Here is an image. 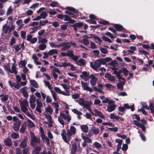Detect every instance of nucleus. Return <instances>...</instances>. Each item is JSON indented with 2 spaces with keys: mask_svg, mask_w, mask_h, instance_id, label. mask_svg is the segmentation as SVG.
Segmentation results:
<instances>
[{
  "mask_svg": "<svg viewBox=\"0 0 154 154\" xmlns=\"http://www.w3.org/2000/svg\"><path fill=\"white\" fill-rule=\"evenodd\" d=\"M100 50L101 52L104 54H106L108 53L107 50L105 48H100Z\"/></svg>",
  "mask_w": 154,
  "mask_h": 154,
  "instance_id": "obj_58",
  "label": "nucleus"
},
{
  "mask_svg": "<svg viewBox=\"0 0 154 154\" xmlns=\"http://www.w3.org/2000/svg\"><path fill=\"white\" fill-rule=\"evenodd\" d=\"M66 92H65L64 91H61L60 94H63L65 96H69L70 95V94L69 92V90H66Z\"/></svg>",
  "mask_w": 154,
  "mask_h": 154,
  "instance_id": "obj_53",
  "label": "nucleus"
},
{
  "mask_svg": "<svg viewBox=\"0 0 154 154\" xmlns=\"http://www.w3.org/2000/svg\"><path fill=\"white\" fill-rule=\"evenodd\" d=\"M27 125L26 122H25L23 124L20 129V133L21 134H23L24 133L25 130L26 129Z\"/></svg>",
  "mask_w": 154,
  "mask_h": 154,
  "instance_id": "obj_16",
  "label": "nucleus"
},
{
  "mask_svg": "<svg viewBox=\"0 0 154 154\" xmlns=\"http://www.w3.org/2000/svg\"><path fill=\"white\" fill-rule=\"evenodd\" d=\"M82 89L83 90H87L90 92L93 91V90L92 88L88 87V84L86 82H85L83 81H81Z\"/></svg>",
  "mask_w": 154,
  "mask_h": 154,
  "instance_id": "obj_5",
  "label": "nucleus"
},
{
  "mask_svg": "<svg viewBox=\"0 0 154 154\" xmlns=\"http://www.w3.org/2000/svg\"><path fill=\"white\" fill-rule=\"evenodd\" d=\"M74 51L71 50L69 57L72 60L75 61H77L78 60L79 57L78 56L75 55L73 54Z\"/></svg>",
  "mask_w": 154,
  "mask_h": 154,
  "instance_id": "obj_11",
  "label": "nucleus"
},
{
  "mask_svg": "<svg viewBox=\"0 0 154 154\" xmlns=\"http://www.w3.org/2000/svg\"><path fill=\"white\" fill-rule=\"evenodd\" d=\"M36 101V97L33 94H32L30 96V99L29 100L30 103H33Z\"/></svg>",
  "mask_w": 154,
  "mask_h": 154,
  "instance_id": "obj_35",
  "label": "nucleus"
},
{
  "mask_svg": "<svg viewBox=\"0 0 154 154\" xmlns=\"http://www.w3.org/2000/svg\"><path fill=\"white\" fill-rule=\"evenodd\" d=\"M102 39L104 41L110 43H112V41L109 38H107L105 36H103L102 37Z\"/></svg>",
  "mask_w": 154,
  "mask_h": 154,
  "instance_id": "obj_46",
  "label": "nucleus"
},
{
  "mask_svg": "<svg viewBox=\"0 0 154 154\" xmlns=\"http://www.w3.org/2000/svg\"><path fill=\"white\" fill-rule=\"evenodd\" d=\"M98 80L97 78H96L93 79H91L90 82L91 85L92 86H94L96 85L97 82Z\"/></svg>",
  "mask_w": 154,
  "mask_h": 154,
  "instance_id": "obj_29",
  "label": "nucleus"
},
{
  "mask_svg": "<svg viewBox=\"0 0 154 154\" xmlns=\"http://www.w3.org/2000/svg\"><path fill=\"white\" fill-rule=\"evenodd\" d=\"M28 125L30 128L34 127L35 125L34 123L29 119H28Z\"/></svg>",
  "mask_w": 154,
  "mask_h": 154,
  "instance_id": "obj_34",
  "label": "nucleus"
},
{
  "mask_svg": "<svg viewBox=\"0 0 154 154\" xmlns=\"http://www.w3.org/2000/svg\"><path fill=\"white\" fill-rule=\"evenodd\" d=\"M81 42L83 43L85 45H88L90 43L89 41L87 39V38H84L82 40Z\"/></svg>",
  "mask_w": 154,
  "mask_h": 154,
  "instance_id": "obj_42",
  "label": "nucleus"
},
{
  "mask_svg": "<svg viewBox=\"0 0 154 154\" xmlns=\"http://www.w3.org/2000/svg\"><path fill=\"white\" fill-rule=\"evenodd\" d=\"M105 78H107L109 81H114L115 80V77L113 76H112L110 74L106 73L104 76Z\"/></svg>",
  "mask_w": 154,
  "mask_h": 154,
  "instance_id": "obj_12",
  "label": "nucleus"
},
{
  "mask_svg": "<svg viewBox=\"0 0 154 154\" xmlns=\"http://www.w3.org/2000/svg\"><path fill=\"white\" fill-rule=\"evenodd\" d=\"M87 109L90 112V113L92 115H94L95 116H98V117L104 119L105 118V116L103 115L102 113L99 111L97 109H95L94 110V113L91 111V107L89 106Z\"/></svg>",
  "mask_w": 154,
  "mask_h": 154,
  "instance_id": "obj_2",
  "label": "nucleus"
},
{
  "mask_svg": "<svg viewBox=\"0 0 154 154\" xmlns=\"http://www.w3.org/2000/svg\"><path fill=\"white\" fill-rule=\"evenodd\" d=\"M60 115L64 119H66L68 122H69L71 120V116L69 115H66L64 113L61 112Z\"/></svg>",
  "mask_w": 154,
  "mask_h": 154,
  "instance_id": "obj_10",
  "label": "nucleus"
},
{
  "mask_svg": "<svg viewBox=\"0 0 154 154\" xmlns=\"http://www.w3.org/2000/svg\"><path fill=\"white\" fill-rule=\"evenodd\" d=\"M21 124L20 121H18L16 122L13 124V128L15 131H17L19 130L20 126Z\"/></svg>",
  "mask_w": 154,
  "mask_h": 154,
  "instance_id": "obj_6",
  "label": "nucleus"
},
{
  "mask_svg": "<svg viewBox=\"0 0 154 154\" xmlns=\"http://www.w3.org/2000/svg\"><path fill=\"white\" fill-rule=\"evenodd\" d=\"M40 131L41 132L40 135L42 139V141L44 142L45 140L47 139V137L45 135L44 131L43 128L42 127L41 128Z\"/></svg>",
  "mask_w": 154,
  "mask_h": 154,
  "instance_id": "obj_14",
  "label": "nucleus"
},
{
  "mask_svg": "<svg viewBox=\"0 0 154 154\" xmlns=\"http://www.w3.org/2000/svg\"><path fill=\"white\" fill-rule=\"evenodd\" d=\"M92 104V103L91 101H87L86 103H84V105L83 106V107L87 109Z\"/></svg>",
  "mask_w": 154,
  "mask_h": 154,
  "instance_id": "obj_32",
  "label": "nucleus"
},
{
  "mask_svg": "<svg viewBox=\"0 0 154 154\" xmlns=\"http://www.w3.org/2000/svg\"><path fill=\"white\" fill-rule=\"evenodd\" d=\"M11 136L12 138L14 139H16L19 137L18 134L15 132L12 133L11 134Z\"/></svg>",
  "mask_w": 154,
  "mask_h": 154,
  "instance_id": "obj_45",
  "label": "nucleus"
},
{
  "mask_svg": "<svg viewBox=\"0 0 154 154\" xmlns=\"http://www.w3.org/2000/svg\"><path fill=\"white\" fill-rule=\"evenodd\" d=\"M116 29V31L121 32L125 30L122 26L119 24H115L113 26Z\"/></svg>",
  "mask_w": 154,
  "mask_h": 154,
  "instance_id": "obj_7",
  "label": "nucleus"
},
{
  "mask_svg": "<svg viewBox=\"0 0 154 154\" xmlns=\"http://www.w3.org/2000/svg\"><path fill=\"white\" fill-rule=\"evenodd\" d=\"M82 131L84 133H87L88 130V127L87 125H83L81 126Z\"/></svg>",
  "mask_w": 154,
  "mask_h": 154,
  "instance_id": "obj_21",
  "label": "nucleus"
},
{
  "mask_svg": "<svg viewBox=\"0 0 154 154\" xmlns=\"http://www.w3.org/2000/svg\"><path fill=\"white\" fill-rule=\"evenodd\" d=\"M47 46L45 44H41L38 46V48L40 50H44L46 49Z\"/></svg>",
  "mask_w": 154,
  "mask_h": 154,
  "instance_id": "obj_36",
  "label": "nucleus"
},
{
  "mask_svg": "<svg viewBox=\"0 0 154 154\" xmlns=\"http://www.w3.org/2000/svg\"><path fill=\"white\" fill-rule=\"evenodd\" d=\"M83 25V23L82 22H79L75 24L71 25L70 26L74 27V29L75 31H77L78 28H80Z\"/></svg>",
  "mask_w": 154,
  "mask_h": 154,
  "instance_id": "obj_8",
  "label": "nucleus"
},
{
  "mask_svg": "<svg viewBox=\"0 0 154 154\" xmlns=\"http://www.w3.org/2000/svg\"><path fill=\"white\" fill-rule=\"evenodd\" d=\"M90 66L94 70L97 71V69L95 67L94 63L93 62H91L90 63Z\"/></svg>",
  "mask_w": 154,
  "mask_h": 154,
  "instance_id": "obj_50",
  "label": "nucleus"
},
{
  "mask_svg": "<svg viewBox=\"0 0 154 154\" xmlns=\"http://www.w3.org/2000/svg\"><path fill=\"white\" fill-rule=\"evenodd\" d=\"M128 147V145L127 144H124L122 148V149L123 151H125L127 150Z\"/></svg>",
  "mask_w": 154,
  "mask_h": 154,
  "instance_id": "obj_60",
  "label": "nucleus"
},
{
  "mask_svg": "<svg viewBox=\"0 0 154 154\" xmlns=\"http://www.w3.org/2000/svg\"><path fill=\"white\" fill-rule=\"evenodd\" d=\"M72 152H73L74 153H75L77 151V145L74 143L72 144Z\"/></svg>",
  "mask_w": 154,
  "mask_h": 154,
  "instance_id": "obj_48",
  "label": "nucleus"
},
{
  "mask_svg": "<svg viewBox=\"0 0 154 154\" xmlns=\"http://www.w3.org/2000/svg\"><path fill=\"white\" fill-rule=\"evenodd\" d=\"M66 92H65L64 91H61L60 94H63L65 96H69L70 95V94L69 92V90H66Z\"/></svg>",
  "mask_w": 154,
  "mask_h": 154,
  "instance_id": "obj_54",
  "label": "nucleus"
},
{
  "mask_svg": "<svg viewBox=\"0 0 154 154\" xmlns=\"http://www.w3.org/2000/svg\"><path fill=\"white\" fill-rule=\"evenodd\" d=\"M92 132L93 133V134L97 135L99 134V129L98 128H92L91 129Z\"/></svg>",
  "mask_w": 154,
  "mask_h": 154,
  "instance_id": "obj_49",
  "label": "nucleus"
},
{
  "mask_svg": "<svg viewBox=\"0 0 154 154\" xmlns=\"http://www.w3.org/2000/svg\"><path fill=\"white\" fill-rule=\"evenodd\" d=\"M72 97L74 99H76L80 97V94H74L72 95Z\"/></svg>",
  "mask_w": 154,
  "mask_h": 154,
  "instance_id": "obj_57",
  "label": "nucleus"
},
{
  "mask_svg": "<svg viewBox=\"0 0 154 154\" xmlns=\"http://www.w3.org/2000/svg\"><path fill=\"white\" fill-rule=\"evenodd\" d=\"M85 61V60L81 58L76 62V63L77 65L79 66H84L86 64Z\"/></svg>",
  "mask_w": 154,
  "mask_h": 154,
  "instance_id": "obj_18",
  "label": "nucleus"
},
{
  "mask_svg": "<svg viewBox=\"0 0 154 154\" xmlns=\"http://www.w3.org/2000/svg\"><path fill=\"white\" fill-rule=\"evenodd\" d=\"M26 88V87H24L21 88L20 89V91L22 93L23 97L27 98L28 97L29 95L27 91L25 89Z\"/></svg>",
  "mask_w": 154,
  "mask_h": 154,
  "instance_id": "obj_17",
  "label": "nucleus"
},
{
  "mask_svg": "<svg viewBox=\"0 0 154 154\" xmlns=\"http://www.w3.org/2000/svg\"><path fill=\"white\" fill-rule=\"evenodd\" d=\"M11 69L12 71L11 70V73H14L15 74H17V70H16V66L14 65V64H13L12 65Z\"/></svg>",
  "mask_w": 154,
  "mask_h": 154,
  "instance_id": "obj_43",
  "label": "nucleus"
},
{
  "mask_svg": "<svg viewBox=\"0 0 154 154\" xmlns=\"http://www.w3.org/2000/svg\"><path fill=\"white\" fill-rule=\"evenodd\" d=\"M27 139H23L20 143V148H23L26 147L27 146Z\"/></svg>",
  "mask_w": 154,
  "mask_h": 154,
  "instance_id": "obj_19",
  "label": "nucleus"
},
{
  "mask_svg": "<svg viewBox=\"0 0 154 154\" xmlns=\"http://www.w3.org/2000/svg\"><path fill=\"white\" fill-rule=\"evenodd\" d=\"M64 20L66 21H69V23L73 24L75 22V20L71 19V17L67 15H64Z\"/></svg>",
  "mask_w": 154,
  "mask_h": 154,
  "instance_id": "obj_9",
  "label": "nucleus"
},
{
  "mask_svg": "<svg viewBox=\"0 0 154 154\" xmlns=\"http://www.w3.org/2000/svg\"><path fill=\"white\" fill-rule=\"evenodd\" d=\"M90 45L91 48L92 49L97 48V46H96V44L92 41L91 42Z\"/></svg>",
  "mask_w": 154,
  "mask_h": 154,
  "instance_id": "obj_59",
  "label": "nucleus"
},
{
  "mask_svg": "<svg viewBox=\"0 0 154 154\" xmlns=\"http://www.w3.org/2000/svg\"><path fill=\"white\" fill-rule=\"evenodd\" d=\"M150 109L151 112L153 114L154 112V106L152 103H149Z\"/></svg>",
  "mask_w": 154,
  "mask_h": 154,
  "instance_id": "obj_55",
  "label": "nucleus"
},
{
  "mask_svg": "<svg viewBox=\"0 0 154 154\" xmlns=\"http://www.w3.org/2000/svg\"><path fill=\"white\" fill-rule=\"evenodd\" d=\"M30 84L32 86L35 88H38L39 86L38 85V83L37 82L34 80H31L30 81Z\"/></svg>",
  "mask_w": 154,
  "mask_h": 154,
  "instance_id": "obj_22",
  "label": "nucleus"
},
{
  "mask_svg": "<svg viewBox=\"0 0 154 154\" xmlns=\"http://www.w3.org/2000/svg\"><path fill=\"white\" fill-rule=\"evenodd\" d=\"M19 102L20 106H28V103L27 99H24L21 101H20Z\"/></svg>",
  "mask_w": 154,
  "mask_h": 154,
  "instance_id": "obj_25",
  "label": "nucleus"
},
{
  "mask_svg": "<svg viewBox=\"0 0 154 154\" xmlns=\"http://www.w3.org/2000/svg\"><path fill=\"white\" fill-rule=\"evenodd\" d=\"M40 15L41 17V18H42L43 19H45L48 16L47 13L45 11L42 12L40 14Z\"/></svg>",
  "mask_w": 154,
  "mask_h": 154,
  "instance_id": "obj_40",
  "label": "nucleus"
},
{
  "mask_svg": "<svg viewBox=\"0 0 154 154\" xmlns=\"http://www.w3.org/2000/svg\"><path fill=\"white\" fill-rule=\"evenodd\" d=\"M36 101L37 105V106L40 107H42L43 106L42 102L39 99H37Z\"/></svg>",
  "mask_w": 154,
  "mask_h": 154,
  "instance_id": "obj_56",
  "label": "nucleus"
},
{
  "mask_svg": "<svg viewBox=\"0 0 154 154\" xmlns=\"http://www.w3.org/2000/svg\"><path fill=\"white\" fill-rule=\"evenodd\" d=\"M10 29V26L7 25L6 24L4 25L3 26L2 30L4 31L5 34H6Z\"/></svg>",
  "mask_w": 154,
  "mask_h": 154,
  "instance_id": "obj_24",
  "label": "nucleus"
},
{
  "mask_svg": "<svg viewBox=\"0 0 154 154\" xmlns=\"http://www.w3.org/2000/svg\"><path fill=\"white\" fill-rule=\"evenodd\" d=\"M82 138L84 140V141L86 143H91L92 142V140L87 137L82 136Z\"/></svg>",
  "mask_w": 154,
  "mask_h": 154,
  "instance_id": "obj_27",
  "label": "nucleus"
},
{
  "mask_svg": "<svg viewBox=\"0 0 154 154\" xmlns=\"http://www.w3.org/2000/svg\"><path fill=\"white\" fill-rule=\"evenodd\" d=\"M21 108V111L24 113H25L28 110V109L26 107V106H20Z\"/></svg>",
  "mask_w": 154,
  "mask_h": 154,
  "instance_id": "obj_61",
  "label": "nucleus"
},
{
  "mask_svg": "<svg viewBox=\"0 0 154 154\" xmlns=\"http://www.w3.org/2000/svg\"><path fill=\"white\" fill-rule=\"evenodd\" d=\"M33 135H31V145L32 146H35L37 144L40 143V139L39 138L37 137L32 133Z\"/></svg>",
  "mask_w": 154,
  "mask_h": 154,
  "instance_id": "obj_3",
  "label": "nucleus"
},
{
  "mask_svg": "<svg viewBox=\"0 0 154 154\" xmlns=\"http://www.w3.org/2000/svg\"><path fill=\"white\" fill-rule=\"evenodd\" d=\"M94 63L95 64V67L97 69L99 68L101 65V64L99 59L95 61Z\"/></svg>",
  "mask_w": 154,
  "mask_h": 154,
  "instance_id": "obj_41",
  "label": "nucleus"
},
{
  "mask_svg": "<svg viewBox=\"0 0 154 154\" xmlns=\"http://www.w3.org/2000/svg\"><path fill=\"white\" fill-rule=\"evenodd\" d=\"M71 50H68L66 53L64 52H62L61 53V55L63 57L67 56L69 57Z\"/></svg>",
  "mask_w": 154,
  "mask_h": 154,
  "instance_id": "obj_30",
  "label": "nucleus"
},
{
  "mask_svg": "<svg viewBox=\"0 0 154 154\" xmlns=\"http://www.w3.org/2000/svg\"><path fill=\"white\" fill-rule=\"evenodd\" d=\"M13 11V10L11 8V6H10L9 8H8L7 12H6V15H10V14H11Z\"/></svg>",
  "mask_w": 154,
  "mask_h": 154,
  "instance_id": "obj_38",
  "label": "nucleus"
},
{
  "mask_svg": "<svg viewBox=\"0 0 154 154\" xmlns=\"http://www.w3.org/2000/svg\"><path fill=\"white\" fill-rule=\"evenodd\" d=\"M62 47L61 50L62 51H65L69 49L71 47L69 42H63L60 44V47Z\"/></svg>",
  "mask_w": 154,
  "mask_h": 154,
  "instance_id": "obj_4",
  "label": "nucleus"
},
{
  "mask_svg": "<svg viewBox=\"0 0 154 154\" xmlns=\"http://www.w3.org/2000/svg\"><path fill=\"white\" fill-rule=\"evenodd\" d=\"M4 143L6 146H11L12 144V142L9 138L5 139L4 140Z\"/></svg>",
  "mask_w": 154,
  "mask_h": 154,
  "instance_id": "obj_13",
  "label": "nucleus"
},
{
  "mask_svg": "<svg viewBox=\"0 0 154 154\" xmlns=\"http://www.w3.org/2000/svg\"><path fill=\"white\" fill-rule=\"evenodd\" d=\"M23 154H27L28 153L29 151V149L28 147L23 148Z\"/></svg>",
  "mask_w": 154,
  "mask_h": 154,
  "instance_id": "obj_52",
  "label": "nucleus"
},
{
  "mask_svg": "<svg viewBox=\"0 0 154 154\" xmlns=\"http://www.w3.org/2000/svg\"><path fill=\"white\" fill-rule=\"evenodd\" d=\"M58 52L57 49H53L50 50L48 51L49 55L50 56L52 55L53 54H58Z\"/></svg>",
  "mask_w": 154,
  "mask_h": 154,
  "instance_id": "obj_28",
  "label": "nucleus"
},
{
  "mask_svg": "<svg viewBox=\"0 0 154 154\" xmlns=\"http://www.w3.org/2000/svg\"><path fill=\"white\" fill-rule=\"evenodd\" d=\"M27 61L26 60H21L20 61L19 65L21 64V66H19L20 67H22L26 66H25L27 63Z\"/></svg>",
  "mask_w": 154,
  "mask_h": 154,
  "instance_id": "obj_39",
  "label": "nucleus"
},
{
  "mask_svg": "<svg viewBox=\"0 0 154 154\" xmlns=\"http://www.w3.org/2000/svg\"><path fill=\"white\" fill-rule=\"evenodd\" d=\"M41 149V147L40 146H37L35 147L33 151V154H38Z\"/></svg>",
  "mask_w": 154,
  "mask_h": 154,
  "instance_id": "obj_23",
  "label": "nucleus"
},
{
  "mask_svg": "<svg viewBox=\"0 0 154 154\" xmlns=\"http://www.w3.org/2000/svg\"><path fill=\"white\" fill-rule=\"evenodd\" d=\"M48 20H40L39 21V24L40 25L38 26V27L40 26H43L45 25V24L48 23Z\"/></svg>",
  "mask_w": 154,
  "mask_h": 154,
  "instance_id": "obj_33",
  "label": "nucleus"
},
{
  "mask_svg": "<svg viewBox=\"0 0 154 154\" xmlns=\"http://www.w3.org/2000/svg\"><path fill=\"white\" fill-rule=\"evenodd\" d=\"M66 9L72 13V12L76 14H77L78 13V11L72 7H67L66 8Z\"/></svg>",
  "mask_w": 154,
  "mask_h": 154,
  "instance_id": "obj_15",
  "label": "nucleus"
},
{
  "mask_svg": "<svg viewBox=\"0 0 154 154\" xmlns=\"http://www.w3.org/2000/svg\"><path fill=\"white\" fill-rule=\"evenodd\" d=\"M116 107L115 104H113L107 106V111L109 112H111L114 111Z\"/></svg>",
  "mask_w": 154,
  "mask_h": 154,
  "instance_id": "obj_20",
  "label": "nucleus"
},
{
  "mask_svg": "<svg viewBox=\"0 0 154 154\" xmlns=\"http://www.w3.org/2000/svg\"><path fill=\"white\" fill-rule=\"evenodd\" d=\"M0 97H2L1 100L2 101H7L8 98V95H5L3 94L0 95Z\"/></svg>",
  "mask_w": 154,
  "mask_h": 154,
  "instance_id": "obj_31",
  "label": "nucleus"
},
{
  "mask_svg": "<svg viewBox=\"0 0 154 154\" xmlns=\"http://www.w3.org/2000/svg\"><path fill=\"white\" fill-rule=\"evenodd\" d=\"M110 118L112 119H115L116 120H119V117L117 116L114 113H111L110 116Z\"/></svg>",
  "mask_w": 154,
  "mask_h": 154,
  "instance_id": "obj_37",
  "label": "nucleus"
},
{
  "mask_svg": "<svg viewBox=\"0 0 154 154\" xmlns=\"http://www.w3.org/2000/svg\"><path fill=\"white\" fill-rule=\"evenodd\" d=\"M26 32L23 31H21V36L22 38L23 39H25L26 38Z\"/></svg>",
  "mask_w": 154,
  "mask_h": 154,
  "instance_id": "obj_62",
  "label": "nucleus"
},
{
  "mask_svg": "<svg viewBox=\"0 0 154 154\" xmlns=\"http://www.w3.org/2000/svg\"><path fill=\"white\" fill-rule=\"evenodd\" d=\"M118 109L119 111L122 112V113H119V114L121 115H123L124 114V112L125 110V107H124L122 106H120L119 107Z\"/></svg>",
  "mask_w": 154,
  "mask_h": 154,
  "instance_id": "obj_44",
  "label": "nucleus"
},
{
  "mask_svg": "<svg viewBox=\"0 0 154 154\" xmlns=\"http://www.w3.org/2000/svg\"><path fill=\"white\" fill-rule=\"evenodd\" d=\"M122 72L124 75H127L128 74V70L125 67L123 68Z\"/></svg>",
  "mask_w": 154,
  "mask_h": 154,
  "instance_id": "obj_63",
  "label": "nucleus"
},
{
  "mask_svg": "<svg viewBox=\"0 0 154 154\" xmlns=\"http://www.w3.org/2000/svg\"><path fill=\"white\" fill-rule=\"evenodd\" d=\"M93 145L97 149H99L102 146L101 144L97 142H94L93 143Z\"/></svg>",
  "mask_w": 154,
  "mask_h": 154,
  "instance_id": "obj_47",
  "label": "nucleus"
},
{
  "mask_svg": "<svg viewBox=\"0 0 154 154\" xmlns=\"http://www.w3.org/2000/svg\"><path fill=\"white\" fill-rule=\"evenodd\" d=\"M16 42V40L15 38L13 37H12L11 40V42L10 43V44L11 45H13Z\"/></svg>",
  "mask_w": 154,
  "mask_h": 154,
  "instance_id": "obj_64",
  "label": "nucleus"
},
{
  "mask_svg": "<svg viewBox=\"0 0 154 154\" xmlns=\"http://www.w3.org/2000/svg\"><path fill=\"white\" fill-rule=\"evenodd\" d=\"M75 101L76 102L78 103L81 106H83L85 103L84 99L82 98H80L79 100H75Z\"/></svg>",
  "mask_w": 154,
  "mask_h": 154,
  "instance_id": "obj_26",
  "label": "nucleus"
},
{
  "mask_svg": "<svg viewBox=\"0 0 154 154\" xmlns=\"http://www.w3.org/2000/svg\"><path fill=\"white\" fill-rule=\"evenodd\" d=\"M76 129L75 127L73 126H71L69 129L67 130L66 136L65 135L66 131L65 129H63L62 132L61 133L62 139L65 143H68L71 139V136L72 135H75L76 133Z\"/></svg>",
  "mask_w": 154,
  "mask_h": 154,
  "instance_id": "obj_1",
  "label": "nucleus"
},
{
  "mask_svg": "<svg viewBox=\"0 0 154 154\" xmlns=\"http://www.w3.org/2000/svg\"><path fill=\"white\" fill-rule=\"evenodd\" d=\"M72 112L77 115H82V113L81 112L76 109H72Z\"/></svg>",
  "mask_w": 154,
  "mask_h": 154,
  "instance_id": "obj_51",
  "label": "nucleus"
}]
</instances>
